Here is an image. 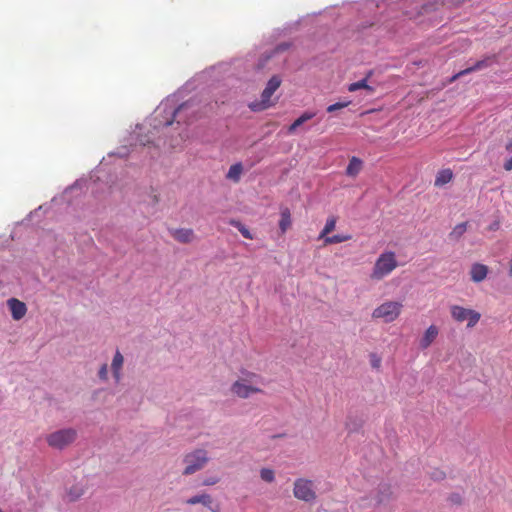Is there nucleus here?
I'll use <instances>...</instances> for the list:
<instances>
[{
    "label": "nucleus",
    "mask_w": 512,
    "mask_h": 512,
    "mask_svg": "<svg viewBox=\"0 0 512 512\" xmlns=\"http://www.w3.org/2000/svg\"><path fill=\"white\" fill-rule=\"evenodd\" d=\"M367 79H368V77H366V78H364V79H362L360 81L351 83L348 86V91L354 92V91H357L359 89H365L369 94H372L374 92V88L371 87L370 85H368Z\"/></svg>",
    "instance_id": "412c9836"
},
{
    "label": "nucleus",
    "mask_w": 512,
    "mask_h": 512,
    "mask_svg": "<svg viewBox=\"0 0 512 512\" xmlns=\"http://www.w3.org/2000/svg\"><path fill=\"white\" fill-rule=\"evenodd\" d=\"M186 105H187V104H183V105L179 106V108H178V109H176V110L174 111V113H173V114H174V117H176L177 113H178L182 108L186 107Z\"/></svg>",
    "instance_id": "e433bc0d"
},
{
    "label": "nucleus",
    "mask_w": 512,
    "mask_h": 512,
    "mask_svg": "<svg viewBox=\"0 0 512 512\" xmlns=\"http://www.w3.org/2000/svg\"><path fill=\"white\" fill-rule=\"evenodd\" d=\"M281 78L277 75L271 77L261 94V100L249 104L252 111H262L274 105L271 97L281 85Z\"/></svg>",
    "instance_id": "20e7f679"
},
{
    "label": "nucleus",
    "mask_w": 512,
    "mask_h": 512,
    "mask_svg": "<svg viewBox=\"0 0 512 512\" xmlns=\"http://www.w3.org/2000/svg\"><path fill=\"white\" fill-rule=\"evenodd\" d=\"M453 178V172L451 169H442L440 170L435 178L434 185L436 187H442L443 185L449 183Z\"/></svg>",
    "instance_id": "dca6fc26"
},
{
    "label": "nucleus",
    "mask_w": 512,
    "mask_h": 512,
    "mask_svg": "<svg viewBox=\"0 0 512 512\" xmlns=\"http://www.w3.org/2000/svg\"><path fill=\"white\" fill-rule=\"evenodd\" d=\"M432 478L435 479V480H442L445 478V473L443 471H440V470H436L433 474H432Z\"/></svg>",
    "instance_id": "473e14b6"
},
{
    "label": "nucleus",
    "mask_w": 512,
    "mask_h": 512,
    "mask_svg": "<svg viewBox=\"0 0 512 512\" xmlns=\"http://www.w3.org/2000/svg\"><path fill=\"white\" fill-rule=\"evenodd\" d=\"M509 275L512 276V258H511V261H510V265H509Z\"/></svg>",
    "instance_id": "4c0bfd02"
},
{
    "label": "nucleus",
    "mask_w": 512,
    "mask_h": 512,
    "mask_svg": "<svg viewBox=\"0 0 512 512\" xmlns=\"http://www.w3.org/2000/svg\"><path fill=\"white\" fill-rule=\"evenodd\" d=\"M336 222H337V217H335V216H331L326 220L325 226L322 229V237L330 234L335 229Z\"/></svg>",
    "instance_id": "a878e982"
},
{
    "label": "nucleus",
    "mask_w": 512,
    "mask_h": 512,
    "mask_svg": "<svg viewBox=\"0 0 512 512\" xmlns=\"http://www.w3.org/2000/svg\"><path fill=\"white\" fill-rule=\"evenodd\" d=\"M497 61V57L495 55H492V56H487L485 57L484 59H481V60H478L477 62H475L474 65H472L471 67H468L464 70H461L460 72H458L457 74H455L450 82H453L455 81L456 79L460 78L461 76H464V75H467L469 73H472V72H475V71H479V70H482V69H485L487 67H490L492 66L494 63H496Z\"/></svg>",
    "instance_id": "1a4fd4ad"
},
{
    "label": "nucleus",
    "mask_w": 512,
    "mask_h": 512,
    "mask_svg": "<svg viewBox=\"0 0 512 512\" xmlns=\"http://www.w3.org/2000/svg\"><path fill=\"white\" fill-rule=\"evenodd\" d=\"M466 229H467V224L460 223L454 227V229L450 233V236L454 237V238H459L460 236H462L465 233Z\"/></svg>",
    "instance_id": "cd10ccee"
},
{
    "label": "nucleus",
    "mask_w": 512,
    "mask_h": 512,
    "mask_svg": "<svg viewBox=\"0 0 512 512\" xmlns=\"http://www.w3.org/2000/svg\"><path fill=\"white\" fill-rule=\"evenodd\" d=\"M108 367L107 364H103L99 370V377L103 380L107 379Z\"/></svg>",
    "instance_id": "7c9ffc66"
},
{
    "label": "nucleus",
    "mask_w": 512,
    "mask_h": 512,
    "mask_svg": "<svg viewBox=\"0 0 512 512\" xmlns=\"http://www.w3.org/2000/svg\"><path fill=\"white\" fill-rule=\"evenodd\" d=\"M363 162L357 157H352L346 168V174L351 177H355L359 174L362 169Z\"/></svg>",
    "instance_id": "a211bd4d"
},
{
    "label": "nucleus",
    "mask_w": 512,
    "mask_h": 512,
    "mask_svg": "<svg viewBox=\"0 0 512 512\" xmlns=\"http://www.w3.org/2000/svg\"><path fill=\"white\" fill-rule=\"evenodd\" d=\"M291 214L288 208L281 209V218L279 221V228L281 233L284 234L291 226Z\"/></svg>",
    "instance_id": "6ab92c4d"
},
{
    "label": "nucleus",
    "mask_w": 512,
    "mask_h": 512,
    "mask_svg": "<svg viewBox=\"0 0 512 512\" xmlns=\"http://www.w3.org/2000/svg\"><path fill=\"white\" fill-rule=\"evenodd\" d=\"M488 267L484 264L475 263L471 267L470 275L471 280L478 283L483 281L487 277Z\"/></svg>",
    "instance_id": "4468645a"
},
{
    "label": "nucleus",
    "mask_w": 512,
    "mask_h": 512,
    "mask_svg": "<svg viewBox=\"0 0 512 512\" xmlns=\"http://www.w3.org/2000/svg\"><path fill=\"white\" fill-rule=\"evenodd\" d=\"M402 307L403 305L400 302L386 301L374 309L372 317L390 323L399 317Z\"/></svg>",
    "instance_id": "423d86ee"
},
{
    "label": "nucleus",
    "mask_w": 512,
    "mask_h": 512,
    "mask_svg": "<svg viewBox=\"0 0 512 512\" xmlns=\"http://www.w3.org/2000/svg\"><path fill=\"white\" fill-rule=\"evenodd\" d=\"M315 116L314 113L305 112L299 118H297L288 128V133L292 134L297 128L302 126L305 122L312 119Z\"/></svg>",
    "instance_id": "aec40b11"
},
{
    "label": "nucleus",
    "mask_w": 512,
    "mask_h": 512,
    "mask_svg": "<svg viewBox=\"0 0 512 512\" xmlns=\"http://www.w3.org/2000/svg\"><path fill=\"white\" fill-rule=\"evenodd\" d=\"M371 364L374 368H379L381 364V359L378 358L375 354L371 355Z\"/></svg>",
    "instance_id": "2f4dec72"
},
{
    "label": "nucleus",
    "mask_w": 512,
    "mask_h": 512,
    "mask_svg": "<svg viewBox=\"0 0 512 512\" xmlns=\"http://www.w3.org/2000/svg\"><path fill=\"white\" fill-rule=\"evenodd\" d=\"M349 104H350L349 101H347V102H337L335 104L330 105L327 108V111L328 112H334L336 110H340V109H343V108L347 107Z\"/></svg>",
    "instance_id": "c85d7f7f"
},
{
    "label": "nucleus",
    "mask_w": 512,
    "mask_h": 512,
    "mask_svg": "<svg viewBox=\"0 0 512 512\" xmlns=\"http://www.w3.org/2000/svg\"><path fill=\"white\" fill-rule=\"evenodd\" d=\"M186 504L188 505H196L202 504L204 507L210 509L212 512H219L220 506L219 504L214 505L213 498L210 494L202 493L198 495H194L186 500Z\"/></svg>",
    "instance_id": "9d476101"
},
{
    "label": "nucleus",
    "mask_w": 512,
    "mask_h": 512,
    "mask_svg": "<svg viewBox=\"0 0 512 512\" xmlns=\"http://www.w3.org/2000/svg\"><path fill=\"white\" fill-rule=\"evenodd\" d=\"M392 495V490L390 485L383 484L379 487V496H378V502H384L385 500L389 499Z\"/></svg>",
    "instance_id": "b1692460"
},
{
    "label": "nucleus",
    "mask_w": 512,
    "mask_h": 512,
    "mask_svg": "<svg viewBox=\"0 0 512 512\" xmlns=\"http://www.w3.org/2000/svg\"><path fill=\"white\" fill-rule=\"evenodd\" d=\"M123 362H124V358H123L122 354L119 351H117L113 357L112 364H111L113 375L117 382L121 378L120 371L123 366Z\"/></svg>",
    "instance_id": "f3484780"
},
{
    "label": "nucleus",
    "mask_w": 512,
    "mask_h": 512,
    "mask_svg": "<svg viewBox=\"0 0 512 512\" xmlns=\"http://www.w3.org/2000/svg\"><path fill=\"white\" fill-rule=\"evenodd\" d=\"M229 223L232 226H234L235 228H237L244 238L253 239V236H252L251 232L249 231V229L245 225H243L240 221L230 220Z\"/></svg>",
    "instance_id": "5701e85b"
},
{
    "label": "nucleus",
    "mask_w": 512,
    "mask_h": 512,
    "mask_svg": "<svg viewBox=\"0 0 512 512\" xmlns=\"http://www.w3.org/2000/svg\"><path fill=\"white\" fill-rule=\"evenodd\" d=\"M243 167L241 163H236L230 166L227 178L233 180L234 182H238L240 180V176L242 174Z\"/></svg>",
    "instance_id": "4be33fe9"
},
{
    "label": "nucleus",
    "mask_w": 512,
    "mask_h": 512,
    "mask_svg": "<svg viewBox=\"0 0 512 512\" xmlns=\"http://www.w3.org/2000/svg\"><path fill=\"white\" fill-rule=\"evenodd\" d=\"M398 267L396 254L393 251H384L376 259L370 278L380 281L390 275Z\"/></svg>",
    "instance_id": "f257e3e1"
},
{
    "label": "nucleus",
    "mask_w": 512,
    "mask_h": 512,
    "mask_svg": "<svg viewBox=\"0 0 512 512\" xmlns=\"http://www.w3.org/2000/svg\"><path fill=\"white\" fill-rule=\"evenodd\" d=\"M84 491L83 485L76 484L69 489L68 495L71 500H77L84 494Z\"/></svg>",
    "instance_id": "393cba45"
},
{
    "label": "nucleus",
    "mask_w": 512,
    "mask_h": 512,
    "mask_svg": "<svg viewBox=\"0 0 512 512\" xmlns=\"http://www.w3.org/2000/svg\"><path fill=\"white\" fill-rule=\"evenodd\" d=\"M438 333L439 330L435 325L429 326L420 340V347L422 349L428 348L436 339Z\"/></svg>",
    "instance_id": "ddd939ff"
},
{
    "label": "nucleus",
    "mask_w": 512,
    "mask_h": 512,
    "mask_svg": "<svg viewBox=\"0 0 512 512\" xmlns=\"http://www.w3.org/2000/svg\"><path fill=\"white\" fill-rule=\"evenodd\" d=\"M220 481L219 477L217 476H210L203 480L202 485L204 486H213L217 484Z\"/></svg>",
    "instance_id": "c756f323"
},
{
    "label": "nucleus",
    "mask_w": 512,
    "mask_h": 512,
    "mask_svg": "<svg viewBox=\"0 0 512 512\" xmlns=\"http://www.w3.org/2000/svg\"><path fill=\"white\" fill-rule=\"evenodd\" d=\"M288 48H289V44H287V43H283V44L278 45V46H277V48H276V50H277V51H284V50H286V49H288Z\"/></svg>",
    "instance_id": "f704fd0d"
},
{
    "label": "nucleus",
    "mask_w": 512,
    "mask_h": 512,
    "mask_svg": "<svg viewBox=\"0 0 512 512\" xmlns=\"http://www.w3.org/2000/svg\"><path fill=\"white\" fill-rule=\"evenodd\" d=\"M209 462L208 452L204 449H195L183 457L185 468L183 475L189 476L202 470Z\"/></svg>",
    "instance_id": "f03ea898"
},
{
    "label": "nucleus",
    "mask_w": 512,
    "mask_h": 512,
    "mask_svg": "<svg viewBox=\"0 0 512 512\" xmlns=\"http://www.w3.org/2000/svg\"><path fill=\"white\" fill-rule=\"evenodd\" d=\"M312 486V482L307 479H297L294 482L293 494L299 500L312 501L316 498V493Z\"/></svg>",
    "instance_id": "6e6552de"
},
{
    "label": "nucleus",
    "mask_w": 512,
    "mask_h": 512,
    "mask_svg": "<svg viewBox=\"0 0 512 512\" xmlns=\"http://www.w3.org/2000/svg\"><path fill=\"white\" fill-rule=\"evenodd\" d=\"M452 318L457 322L467 321V327H474L480 320L481 315L479 312L464 308L459 305H452L450 308Z\"/></svg>",
    "instance_id": "0eeeda50"
},
{
    "label": "nucleus",
    "mask_w": 512,
    "mask_h": 512,
    "mask_svg": "<svg viewBox=\"0 0 512 512\" xmlns=\"http://www.w3.org/2000/svg\"><path fill=\"white\" fill-rule=\"evenodd\" d=\"M260 376L255 373H247L244 378L235 381L231 386V391L240 398H248L251 394L261 392V389L254 384H257Z\"/></svg>",
    "instance_id": "7ed1b4c3"
},
{
    "label": "nucleus",
    "mask_w": 512,
    "mask_h": 512,
    "mask_svg": "<svg viewBox=\"0 0 512 512\" xmlns=\"http://www.w3.org/2000/svg\"><path fill=\"white\" fill-rule=\"evenodd\" d=\"M12 318L16 321L21 320L27 313L26 304L16 298H10L7 301Z\"/></svg>",
    "instance_id": "9b49d317"
},
{
    "label": "nucleus",
    "mask_w": 512,
    "mask_h": 512,
    "mask_svg": "<svg viewBox=\"0 0 512 512\" xmlns=\"http://www.w3.org/2000/svg\"><path fill=\"white\" fill-rule=\"evenodd\" d=\"M260 477L267 483H272L275 480V473L270 468H262L260 470Z\"/></svg>",
    "instance_id": "bb28decb"
},
{
    "label": "nucleus",
    "mask_w": 512,
    "mask_h": 512,
    "mask_svg": "<svg viewBox=\"0 0 512 512\" xmlns=\"http://www.w3.org/2000/svg\"><path fill=\"white\" fill-rule=\"evenodd\" d=\"M0 512H3L1 508H0Z\"/></svg>",
    "instance_id": "58836bf2"
},
{
    "label": "nucleus",
    "mask_w": 512,
    "mask_h": 512,
    "mask_svg": "<svg viewBox=\"0 0 512 512\" xmlns=\"http://www.w3.org/2000/svg\"><path fill=\"white\" fill-rule=\"evenodd\" d=\"M505 149L508 151V152H512V138H510L506 145H505Z\"/></svg>",
    "instance_id": "c9c22d12"
},
{
    "label": "nucleus",
    "mask_w": 512,
    "mask_h": 512,
    "mask_svg": "<svg viewBox=\"0 0 512 512\" xmlns=\"http://www.w3.org/2000/svg\"><path fill=\"white\" fill-rule=\"evenodd\" d=\"M77 437V431L73 428L61 429L50 433L46 437L48 445L54 449L62 450L72 444Z\"/></svg>",
    "instance_id": "39448f33"
},
{
    "label": "nucleus",
    "mask_w": 512,
    "mask_h": 512,
    "mask_svg": "<svg viewBox=\"0 0 512 512\" xmlns=\"http://www.w3.org/2000/svg\"><path fill=\"white\" fill-rule=\"evenodd\" d=\"M172 237L180 243H190L194 239V232L192 229L180 228L171 231Z\"/></svg>",
    "instance_id": "f8f14e48"
},
{
    "label": "nucleus",
    "mask_w": 512,
    "mask_h": 512,
    "mask_svg": "<svg viewBox=\"0 0 512 512\" xmlns=\"http://www.w3.org/2000/svg\"><path fill=\"white\" fill-rule=\"evenodd\" d=\"M352 239L351 234L326 235L322 237V246L338 244Z\"/></svg>",
    "instance_id": "2eb2a0df"
},
{
    "label": "nucleus",
    "mask_w": 512,
    "mask_h": 512,
    "mask_svg": "<svg viewBox=\"0 0 512 512\" xmlns=\"http://www.w3.org/2000/svg\"><path fill=\"white\" fill-rule=\"evenodd\" d=\"M504 169L506 171H511L512 170V157H510L509 159H507L505 162H504Z\"/></svg>",
    "instance_id": "72a5a7b5"
}]
</instances>
